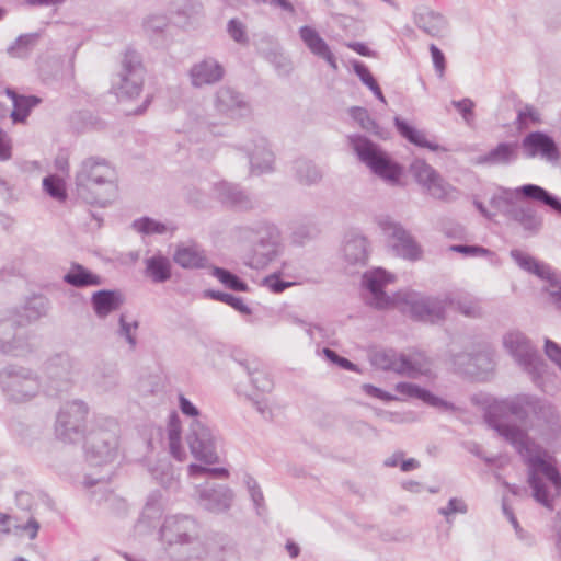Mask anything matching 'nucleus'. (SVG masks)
<instances>
[{"label":"nucleus","mask_w":561,"mask_h":561,"mask_svg":"<svg viewBox=\"0 0 561 561\" xmlns=\"http://www.w3.org/2000/svg\"><path fill=\"white\" fill-rule=\"evenodd\" d=\"M504 438L527 466V483L534 500L553 510L556 497L561 495V473L547 451L533 439L527 431L507 432Z\"/></svg>","instance_id":"f257e3e1"},{"label":"nucleus","mask_w":561,"mask_h":561,"mask_svg":"<svg viewBox=\"0 0 561 561\" xmlns=\"http://www.w3.org/2000/svg\"><path fill=\"white\" fill-rule=\"evenodd\" d=\"M75 185L80 199L99 207H106L117 194L114 170L106 159L100 157H89L81 162Z\"/></svg>","instance_id":"f03ea898"},{"label":"nucleus","mask_w":561,"mask_h":561,"mask_svg":"<svg viewBox=\"0 0 561 561\" xmlns=\"http://www.w3.org/2000/svg\"><path fill=\"white\" fill-rule=\"evenodd\" d=\"M240 239L252 244L253 261L251 266L262 267L274 261L282 251V233L278 227L260 219L238 228Z\"/></svg>","instance_id":"7ed1b4c3"},{"label":"nucleus","mask_w":561,"mask_h":561,"mask_svg":"<svg viewBox=\"0 0 561 561\" xmlns=\"http://www.w3.org/2000/svg\"><path fill=\"white\" fill-rule=\"evenodd\" d=\"M503 345L533 383L545 390L549 365L540 355L537 346L520 331L506 333L503 336Z\"/></svg>","instance_id":"20e7f679"},{"label":"nucleus","mask_w":561,"mask_h":561,"mask_svg":"<svg viewBox=\"0 0 561 561\" xmlns=\"http://www.w3.org/2000/svg\"><path fill=\"white\" fill-rule=\"evenodd\" d=\"M348 142L359 161L365 163L375 175L391 183L399 182L403 172L402 167L379 145L360 134L350 135Z\"/></svg>","instance_id":"39448f33"},{"label":"nucleus","mask_w":561,"mask_h":561,"mask_svg":"<svg viewBox=\"0 0 561 561\" xmlns=\"http://www.w3.org/2000/svg\"><path fill=\"white\" fill-rule=\"evenodd\" d=\"M185 439L192 456L197 461L208 466L219 463L221 436L207 420H192Z\"/></svg>","instance_id":"423d86ee"},{"label":"nucleus","mask_w":561,"mask_h":561,"mask_svg":"<svg viewBox=\"0 0 561 561\" xmlns=\"http://www.w3.org/2000/svg\"><path fill=\"white\" fill-rule=\"evenodd\" d=\"M145 69L139 53L127 48L123 55L121 71L112 81L111 91L118 101L133 100L142 91Z\"/></svg>","instance_id":"0eeeda50"},{"label":"nucleus","mask_w":561,"mask_h":561,"mask_svg":"<svg viewBox=\"0 0 561 561\" xmlns=\"http://www.w3.org/2000/svg\"><path fill=\"white\" fill-rule=\"evenodd\" d=\"M0 388L8 400L23 402L38 393L41 381L31 369L9 365L0 370Z\"/></svg>","instance_id":"6e6552de"},{"label":"nucleus","mask_w":561,"mask_h":561,"mask_svg":"<svg viewBox=\"0 0 561 561\" xmlns=\"http://www.w3.org/2000/svg\"><path fill=\"white\" fill-rule=\"evenodd\" d=\"M85 460L91 467H105L118 456V437L110 428L91 430L84 437Z\"/></svg>","instance_id":"1a4fd4ad"},{"label":"nucleus","mask_w":561,"mask_h":561,"mask_svg":"<svg viewBox=\"0 0 561 561\" xmlns=\"http://www.w3.org/2000/svg\"><path fill=\"white\" fill-rule=\"evenodd\" d=\"M88 405L81 400L67 402L58 412L55 433L64 443L75 444L84 436Z\"/></svg>","instance_id":"9d476101"},{"label":"nucleus","mask_w":561,"mask_h":561,"mask_svg":"<svg viewBox=\"0 0 561 561\" xmlns=\"http://www.w3.org/2000/svg\"><path fill=\"white\" fill-rule=\"evenodd\" d=\"M403 302L413 320L434 324L445 320L447 304L454 300L449 294L442 298L411 293L404 295Z\"/></svg>","instance_id":"9b49d317"},{"label":"nucleus","mask_w":561,"mask_h":561,"mask_svg":"<svg viewBox=\"0 0 561 561\" xmlns=\"http://www.w3.org/2000/svg\"><path fill=\"white\" fill-rule=\"evenodd\" d=\"M410 172L415 182L433 198L454 201L459 195V191L449 184L438 171L423 159H415L410 165Z\"/></svg>","instance_id":"f8f14e48"},{"label":"nucleus","mask_w":561,"mask_h":561,"mask_svg":"<svg viewBox=\"0 0 561 561\" xmlns=\"http://www.w3.org/2000/svg\"><path fill=\"white\" fill-rule=\"evenodd\" d=\"M76 368V360L69 354L61 353L50 357L45 365L46 385L44 391L48 397H59L68 391L72 375Z\"/></svg>","instance_id":"ddd939ff"},{"label":"nucleus","mask_w":561,"mask_h":561,"mask_svg":"<svg viewBox=\"0 0 561 561\" xmlns=\"http://www.w3.org/2000/svg\"><path fill=\"white\" fill-rule=\"evenodd\" d=\"M378 225L390 240L393 253L408 261H417L422 256V249L411 233L404 227L390 217H382Z\"/></svg>","instance_id":"4468645a"},{"label":"nucleus","mask_w":561,"mask_h":561,"mask_svg":"<svg viewBox=\"0 0 561 561\" xmlns=\"http://www.w3.org/2000/svg\"><path fill=\"white\" fill-rule=\"evenodd\" d=\"M393 280V275L382 267L366 271L362 277V284L369 293V297L364 298L365 304L377 310L392 308L397 299L389 296L385 291V287Z\"/></svg>","instance_id":"2eb2a0df"},{"label":"nucleus","mask_w":561,"mask_h":561,"mask_svg":"<svg viewBox=\"0 0 561 561\" xmlns=\"http://www.w3.org/2000/svg\"><path fill=\"white\" fill-rule=\"evenodd\" d=\"M198 524L190 515L167 516L160 527L159 535L163 542L169 546L190 543L197 535Z\"/></svg>","instance_id":"dca6fc26"},{"label":"nucleus","mask_w":561,"mask_h":561,"mask_svg":"<svg viewBox=\"0 0 561 561\" xmlns=\"http://www.w3.org/2000/svg\"><path fill=\"white\" fill-rule=\"evenodd\" d=\"M519 150L525 159L540 158L553 163L560 158V150L554 138L541 130L526 134L519 142Z\"/></svg>","instance_id":"f3484780"},{"label":"nucleus","mask_w":561,"mask_h":561,"mask_svg":"<svg viewBox=\"0 0 561 561\" xmlns=\"http://www.w3.org/2000/svg\"><path fill=\"white\" fill-rule=\"evenodd\" d=\"M215 107L221 115L239 119L248 117L252 113V107L244 94L231 87H221L215 95Z\"/></svg>","instance_id":"a211bd4d"},{"label":"nucleus","mask_w":561,"mask_h":561,"mask_svg":"<svg viewBox=\"0 0 561 561\" xmlns=\"http://www.w3.org/2000/svg\"><path fill=\"white\" fill-rule=\"evenodd\" d=\"M511 257L522 270L546 280L550 287L549 294L561 288V272L554 270L549 264L538 261L517 249L511 251Z\"/></svg>","instance_id":"6ab92c4d"},{"label":"nucleus","mask_w":561,"mask_h":561,"mask_svg":"<svg viewBox=\"0 0 561 561\" xmlns=\"http://www.w3.org/2000/svg\"><path fill=\"white\" fill-rule=\"evenodd\" d=\"M28 347L27 337L21 332V322L14 317H0V353L18 356Z\"/></svg>","instance_id":"aec40b11"},{"label":"nucleus","mask_w":561,"mask_h":561,"mask_svg":"<svg viewBox=\"0 0 561 561\" xmlns=\"http://www.w3.org/2000/svg\"><path fill=\"white\" fill-rule=\"evenodd\" d=\"M218 201L234 210L249 211L257 207V201L239 184L221 181L214 185Z\"/></svg>","instance_id":"412c9836"},{"label":"nucleus","mask_w":561,"mask_h":561,"mask_svg":"<svg viewBox=\"0 0 561 561\" xmlns=\"http://www.w3.org/2000/svg\"><path fill=\"white\" fill-rule=\"evenodd\" d=\"M396 391L407 398L417 399L426 405L435 408L440 413L454 414L461 411V409L453 402L447 401L434 394L431 390L412 382H398L396 385Z\"/></svg>","instance_id":"4be33fe9"},{"label":"nucleus","mask_w":561,"mask_h":561,"mask_svg":"<svg viewBox=\"0 0 561 561\" xmlns=\"http://www.w3.org/2000/svg\"><path fill=\"white\" fill-rule=\"evenodd\" d=\"M225 73V67L215 57L208 56L190 68L188 78L192 87L203 88L218 83Z\"/></svg>","instance_id":"5701e85b"},{"label":"nucleus","mask_w":561,"mask_h":561,"mask_svg":"<svg viewBox=\"0 0 561 561\" xmlns=\"http://www.w3.org/2000/svg\"><path fill=\"white\" fill-rule=\"evenodd\" d=\"M510 400L507 398L494 400L484 411V421L488 426L494 430L501 437L505 438L507 432H514L519 426L507 422L511 415L508 412Z\"/></svg>","instance_id":"b1692460"},{"label":"nucleus","mask_w":561,"mask_h":561,"mask_svg":"<svg viewBox=\"0 0 561 561\" xmlns=\"http://www.w3.org/2000/svg\"><path fill=\"white\" fill-rule=\"evenodd\" d=\"M299 36L311 54L328 62L333 69H337V62L334 54L331 51L328 43L320 36L319 32L309 25L299 27Z\"/></svg>","instance_id":"393cba45"},{"label":"nucleus","mask_w":561,"mask_h":561,"mask_svg":"<svg viewBox=\"0 0 561 561\" xmlns=\"http://www.w3.org/2000/svg\"><path fill=\"white\" fill-rule=\"evenodd\" d=\"M253 148L247 149L250 170L254 174H262L273 171L274 153L268 147L264 137L253 139Z\"/></svg>","instance_id":"a878e982"},{"label":"nucleus","mask_w":561,"mask_h":561,"mask_svg":"<svg viewBox=\"0 0 561 561\" xmlns=\"http://www.w3.org/2000/svg\"><path fill=\"white\" fill-rule=\"evenodd\" d=\"M519 158L518 141H501L494 148L479 156L478 163L490 167L511 165Z\"/></svg>","instance_id":"bb28decb"},{"label":"nucleus","mask_w":561,"mask_h":561,"mask_svg":"<svg viewBox=\"0 0 561 561\" xmlns=\"http://www.w3.org/2000/svg\"><path fill=\"white\" fill-rule=\"evenodd\" d=\"M232 491L225 485L205 488L199 492V504L208 512L224 513L231 506Z\"/></svg>","instance_id":"cd10ccee"},{"label":"nucleus","mask_w":561,"mask_h":561,"mask_svg":"<svg viewBox=\"0 0 561 561\" xmlns=\"http://www.w3.org/2000/svg\"><path fill=\"white\" fill-rule=\"evenodd\" d=\"M343 253L345 261L351 265L364 266L368 263L369 241L357 232H348L344 239Z\"/></svg>","instance_id":"c85d7f7f"},{"label":"nucleus","mask_w":561,"mask_h":561,"mask_svg":"<svg viewBox=\"0 0 561 561\" xmlns=\"http://www.w3.org/2000/svg\"><path fill=\"white\" fill-rule=\"evenodd\" d=\"M393 124L399 133V135L404 138L410 144L419 147V148H426L433 152H448L449 149L438 145L436 142L430 141L426 139L425 134L421 130H419L416 127L411 125L407 119L396 116L393 118Z\"/></svg>","instance_id":"c756f323"},{"label":"nucleus","mask_w":561,"mask_h":561,"mask_svg":"<svg viewBox=\"0 0 561 561\" xmlns=\"http://www.w3.org/2000/svg\"><path fill=\"white\" fill-rule=\"evenodd\" d=\"M124 304V296L117 289H100L92 294L91 306L95 316L100 319L106 318L118 310Z\"/></svg>","instance_id":"7c9ffc66"},{"label":"nucleus","mask_w":561,"mask_h":561,"mask_svg":"<svg viewBox=\"0 0 561 561\" xmlns=\"http://www.w3.org/2000/svg\"><path fill=\"white\" fill-rule=\"evenodd\" d=\"M172 259L175 264L185 270L205 268L208 264V259L205 254V251L197 244L178 245Z\"/></svg>","instance_id":"2f4dec72"},{"label":"nucleus","mask_w":561,"mask_h":561,"mask_svg":"<svg viewBox=\"0 0 561 561\" xmlns=\"http://www.w3.org/2000/svg\"><path fill=\"white\" fill-rule=\"evenodd\" d=\"M5 95L13 104L10 117L14 124L25 123L32 110L42 103V99L39 96L19 94L12 88L5 89Z\"/></svg>","instance_id":"473e14b6"},{"label":"nucleus","mask_w":561,"mask_h":561,"mask_svg":"<svg viewBox=\"0 0 561 561\" xmlns=\"http://www.w3.org/2000/svg\"><path fill=\"white\" fill-rule=\"evenodd\" d=\"M64 283L75 288L101 286L103 278L80 263L72 262L68 272L62 276Z\"/></svg>","instance_id":"72a5a7b5"},{"label":"nucleus","mask_w":561,"mask_h":561,"mask_svg":"<svg viewBox=\"0 0 561 561\" xmlns=\"http://www.w3.org/2000/svg\"><path fill=\"white\" fill-rule=\"evenodd\" d=\"M523 198L538 202L561 216V198L537 184H524L516 188Z\"/></svg>","instance_id":"f704fd0d"},{"label":"nucleus","mask_w":561,"mask_h":561,"mask_svg":"<svg viewBox=\"0 0 561 561\" xmlns=\"http://www.w3.org/2000/svg\"><path fill=\"white\" fill-rule=\"evenodd\" d=\"M415 25L430 36H438L446 27V20L427 7H419L414 12Z\"/></svg>","instance_id":"c9c22d12"},{"label":"nucleus","mask_w":561,"mask_h":561,"mask_svg":"<svg viewBox=\"0 0 561 561\" xmlns=\"http://www.w3.org/2000/svg\"><path fill=\"white\" fill-rule=\"evenodd\" d=\"M506 216L518 222L529 234H536L542 225L541 218L538 217L536 210L529 206L513 205L506 210Z\"/></svg>","instance_id":"e433bc0d"},{"label":"nucleus","mask_w":561,"mask_h":561,"mask_svg":"<svg viewBox=\"0 0 561 561\" xmlns=\"http://www.w3.org/2000/svg\"><path fill=\"white\" fill-rule=\"evenodd\" d=\"M145 275L156 284L168 282L172 276L170 260L158 253L145 260Z\"/></svg>","instance_id":"4c0bfd02"},{"label":"nucleus","mask_w":561,"mask_h":561,"mask_svg":"<svg viewBox=\"0 0 561 561\" xmlns=\"http://www.w3.org/2000/svg\"><path fill=\"white\" fill-rule=\"evenodd\" d=\"M42 37L43 32L41 31L21 34L7 48V53L12 58L27 59L38 46Z\"/></svg>","instance_id":"58836bf2"},{"label":"nucleus","mask_w":561,"mask_h":561,"mask_svg":"<svg viewBox=\"0 0 561 561\" xmlns=\"http://www.w3.org/2000/svg\"><path fill=\"white\" fill-rule=\"evenodd\" d=\"M465 360L468 363V367L465 369V373L470 375L488 373L494 367L492 355L486 351L478 352L474 354H457L455 356V364L457 365Z\"/></svg>","instance_id":"ea45409f"},{"label":"nucleus","mask_w":561,"mask_h":561,"mask_svg":"<svg viewBox=\"0 0 561 561\" xmlns=\"http://www.w3.org/2000/svg\"><path fill=\"white\" fill-rule=\"evenodd\" d=\"M373 364L385 371H393L402 375L407 367L405 354L398 353L390 348L377 352L371 359Z\"/></svg>","instance_id":"a19ab883"},{"label":"nucleus","mask_w":561,"mask_h":561,"mask_svg":"<svg viewBox=\"0 0 561 561\" xmlns=\"http://www.w3.org/2000/svg\"><path fill=\"white\" fill-rule=\"evenodd\" d=\"M348 114L362 129L380 139L388 138V130L381 127L375 118H373L367 108L360 106H352Z\"/></svg>","instance_id":"79ce46f5"},{"label":"nucleus","mask_w":561,"mask_h":561,"mask_svg":"<svg viewBox=\"0 0 561 561\" xmlns=\"http://www.w3.org/2000/svg\"><path fill=\"white\" fill-rule=\"evenodd\" d=\"M168 444L171 456L176 460H182L185 457V451L182 447V425L181 420L176 412L169 415L168 421Z\"/></svg>","instance_id":"37998d69"},{"label":"nucleus","mask_w":561,"mask_h":561,"mask_svg":"<svg viewBox=\"0 0 561 561\" xmlns=\"http://www.w3.org/2000/svg\"><path fill=\"white\" fill-rule=\"evenodd\" d=\"M530 415L546 425H557L559 423V414L556 407L548 400L533 394Z\"/></svg>","instance_id":"c03bdc74"},{"label":"nucleus","mask_w":561,"mask_h":561,"mask_svg":"<svg viewBox=\"0 0 561 561\" xmlns=\"http://www.w3.org/2000/svg\"><path fill=\"white\" fill-rule=\"evenodd\" d=\"M234 360L242 366L248 376L250 377L251 383L253 387L262 392H268L273 388L272 379L266 375L265 371L259 368V364L255 360L249 359H238L234 357Z\"/></svg>","instance_id":"a18cd8bd"},{"label":"nucleus","mask_w":561,"mask_h":561,"mask_svg":"<svg viewBox=\"0 0 561 561\" xmlns=\"http://www.w3.org/2000/svg\"><path fill=\"white\" fill-rule=\"evenodd\" d=\"M405 362L407 367L402 371L404 376L410 378H417L420 376L434 378L436 376L432 369V362L422 354H416L413 357L405 355Z\"/></svg>","instance_id":"49530a36"},{"label":"nucleus","mask_w":561,"mask_h":561,"mask_svg":"<svg viewBox=\"0 0 561 561\" xmlns=\"http://www.w3.org/2000/svg\"><path fill=\"white\" fill-rule=\"evenodd\" d=\"M203 297L224 302L243 316H250L252 313V309L244 302L242 297L215 289L204 290Z\"/></svg>","instance_id":"de8ad7c7"},{"label":"nucleus","mask_w":561,"mask_h":561,"mask_svg":"<svg viewBox=\"0 0 561 561\" xmlns=\"http://www.w3.org/2000/svg\"><path fill=\"white\" fill-rule=\"evenodd\" d=\"M294 170L298 182L305 185L316 184L322 179L319 168L307 159H297L294 162Z\"/></svg>","instance_id":"09e8293b"},{"label":"nucleus","mask_w":561,"mask_h":561,"mask_svg":"<svg viewBox=\"0 0 561 561\" xmlns=\"http://www.w3.org/2000/svg\"><path fill=\"white\" fill-rule=\"evenodd\" d=\"M48 299L43 295H34L26 299L23 306V314L27 322H33L47 313Z\"/></svg>","instance_id":"8fccbe9b"},{"label":"nucleus","mask_w":561,"mask_h":561,"mask_svg":"<svg viewBox=\"0 0 561 561\" xmlns=\"http://www.w3.org/2000/svg\"><path fill=\"white\" fill-rule=\"evenodd\" d=\"M353 70L359 80L365 84L380 102L386 103V98L379 87L377 80L370 72L369 68L362 61L354 60Z\"/></svg>","instance_id":"3c124183"},{"label":"nucleus","mask_w":561,"mask_h":561,"mask_svg":"<svg viewBox=\"0 0 561 561\" xmlns=\"http://www.w3.org/2000/svg\"><path fill=\"white\" fill-rule=\"evenodd\" d=\"M508 412H511V415L525 423L530 416L533 394L520 393L508 397Z\"/></svg>","instance_id":"603ef678"},{"label":"nucleus","mask_w":561,"mask_h":561,"mask_svg":"<svg viewBox=\"0 0 561 561\" xmlns=\"http://www.w3.org/2000/svg\"><path fill=\"white\" fill-rule=\"evenodd\" d=\"M211 274L227 288L234 290L247 293L249 291V285L245 280H243L237 274L230 272L227 268L215 266L213 267Z\"/></svg>","instance_id":"864d4df0"},{"label":"nucleus","mask_w":561,"mask_h":561,"mask_svg":"<svg viewBox=\"0 0 561 561\" xmlns=\"http://www.w3.org/2000/svg\"><path fill=\"white\" fill-rule=\"evenodd\" d=\"M131 227L144 236L163 234L167 232V226L163 222L148 216L135 219Z\"/></svg>","instance_id":"5fc2aeb1"},{"label":"nucleus","mask_w":561,"mask_h":561,"mask_svg":"<svg viewBox=\"0 0 561 561\" xmlns=\"http://www.w3.org/2000/svg\"><path fill=\"white\" fill-rule=\"evenodd\" d=\"M43 190L51 198L58 202H65L67 199L66 184L62 179L58 175L49 174L43 179Z\"/></svg>","instance_id":"6e6d98bb"},{"label":"nucleus","mask_w":561,"mask_h":561,"mask_svg":"<svg viewBox=\"0 0 561 561\" xmlns=\"http://www.w3.org/2000/svg\"><path fill=\"white\" fill-rule=\"evenodd\" d=\"M243 482L248 489V492L250 494V497L252 500L253 506L256 511V514L259 516H262L263 513L266 511L265 507V500L263 492L257 483V481L249 473H245L243 476Z\"/></svg>","instance_id":"4d7b16f0"},{"label":"nucleus","mask_w":561,"mask_h":561,"mask_svg":"<svg viewBox=\"0 0 561 561\" xmlns=\"http://www.w3.org/2000/svg\"><path fill=\"white\" fill-rule=\"evenodd\" d=\"M144 27L146 33L153 38L165 33L169 20L164 14H152L145 20Z\"/></svg>","instance_id":"13d9d810"},{"label":"nucleus","mask_w":561,"mask_h":561,"mask_svg":"<svg viewBox=\"0 0 561 561\" xmlns=\"http://www.w3.org/2000/svg\"><path fill=\"white\" fill-rule=\"evenodd\" d=\"M529 123L540 124V113L533 105H525L518 111L516 117V126L518 130H523L529 127Z\"/></svg>","instance_id":"bf43d9fd"},{"label":"nucleus","mask_w":561,"mask_h":561,"mask_svg":"<svg viewBox=\"0 0 561 561\" xmlns=\"http://www.w3.org/2000/svg\"><path fill=\"white\" fill-rule=\"evenodd\" d=\"M206 466H203L202 463H191L188 466V474L191 477H202V476H211L215 478H228L229 471L224 467H214L209 468Z\"/></svg>","instance_id":"052dcab7"},{"label":"nucleus","mask_w":561,"mask_h":561,"mask_svg":"<svg viewBox=\"0 0 561 561\" xmlns=\"http://www.w3.org/2000/svg\"><path fill=\"white\" fill-rule=\"evenodd\" d=\"M453 304H447V306H455L459 312L468 317H478L480 314V307L478 302L470 297H458L454 298Z\"/></svg>","instance_id":"680f3d73"},{"label":"nucleus","mask_w":561,"mask_h":561,"mask_svg":"<svg viewBox=\"0 0 561 561\" xmlns=\"http://www.w3.org/2000/svg\"><path fill=\"white\" fill-rule=\"evenodd\" d=\"M449 251L460 253L463 256H485L493 254L489 249L479 244H451L448 248Z\"/></svg>","instance_id":"e2e57ef3"},{"label":"nucleus","mask_w":561,"mask_h":561,"mask_svg":"<svg viewBox=\"0 0 561 561\" xmlns=\"http://www.w3.org/2000/svg\"><path fill=\"white\" fill-rule=\"evenodd\" d=\"M295 284V282H287L282 279L280 272H275L263 278V285L267 287L273 294H280Z\"/></svg>","instance_id":"0e129e2a"},{"label":"nucleus","mask_w":561,"mask_h":561,"mask_svg":"<svg viewBox=\"0 0 561 561\" xmlns=\"http://www.w3.org/2000/svg\"><path fill=\"white\" fill-rule=\"evenodd\" d=\"M227 33L238 44H248L245 25L238 19H230L227 23Z\"/></svg>","instance_id":"69168bd1"},{"label":"nucleus","mask_w":561,"mask_h":561,"mask_svg":"<svg viewBox=\"0 0 561 561\" xmlns=\"http://www.w3.org/2000/svg\"><path fill=\"white\" fill-rule=\"evenodd\" d=\"M322 353L324 357L331 362L332 364L339 366L342 369L350 370V371H356L359 373V368L356 364L347 359L346 357H343L339 355L334 350H331L329 347H324L322 350Z\"/></svg>","instance_id":"338daca9"},{"label":"nucleus","mask_w":561,"mask_h":561,"mask_svg":"<svg viewBox=\"0 0 561 561\" xmlns=\"http://www.w3.org/2000/svg\"><path fill=\"white\" fill-rule=\"evenodd\" d=\"M119 329H118V335L121 337H124L127 343L129 344L130 348L134 350L137 345V340L135 334H133V330H137L138 322H127L124 314H121L119 320Z\"/></svg>","instance_id":"774afa93"}]
</instances>
